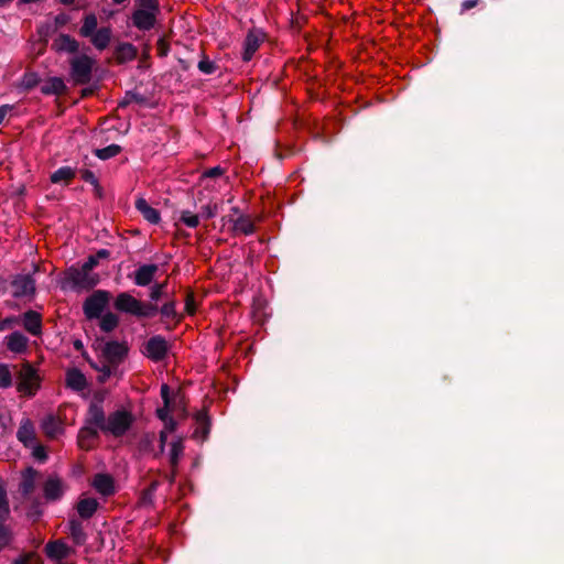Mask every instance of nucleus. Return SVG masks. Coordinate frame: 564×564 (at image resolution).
Returning a JSON list of instances; mask_svg holds the SVG:
<instances>
[{
	"label": "nucleus",
	"mask_w": 564,
	"mask_h": 564,
	"mask_svg": "<svg viewBox=\"0 0 564 564\" xmlns=\"http://www.w3.org/2000/svg\"><path fill=\"white\" fill-rule=\"evenodd\" d=\"M140 9L151 10L156 13L158 0H138Z\"/></svg>",
	"instance_id": "nucleus-44"
},
{
	"label": "nucleus",
	"mask_w": 564,
	"mask_h": 564,
	"mask_svg": "<svg viewBox=\"0 0 564 564\" xmlns=\"http://www.w3.org/2000/svg\"><path fill=\"white\" fill-rule=\"evenodd\" d=\"M12 111V107L9 105H3L0 107V124L3 122L4 118Z\"/></svg>",
	"instance_id": "nucleus-50"
},
{
	"label": "nucleus",
	"mask_w": 564,
	"mask_h": 564,
	"mask_svg": "<svg viewBox=\"0 0 564 564\" xmlns=\"http://www.w3.org/2000/svg\"><path fill=\"white\" fill-rule=\"evenodd\" d=\"M118 317L113 313H106L102 316L100 315L99 326L104 332H111L118 325Z\"/></svg>",
	"instance_id": "nucleus-34"
},
{
	"label": "nucleus",
	"mask_w": 564,
	"mask_h": 564,
	"mask_svg": "<svg viewBox=\"0 0 564 564\" xmlns=\"http://www.w3.org/2000/svg\"><path fill=\"white\" fill-rule=\"evenodd\" d=\"M35 478H36V471L34 469L29 468L24 473L23 481L21 484V489L24 495H28L33 490Z\"/></svg>",
	"instance_id": "nucleus-35"
},
{
	"label": "nucleus",
	"mask_w": 564,
	"mask_h": 564,
	"mask_svg": "<svg viewBox=\"0 0 564 564\" xmlns=\"http://www.w3.org/2000/svg\"><path fill=\"white\" fill-rule=\"evenodd\" d=\"M477 4V0H467L463 3L465 10L471 9Z\"/></svg>",
	"instance_id": "nucleus-54"
},
{
	"label": "nucleus",
	"mask_w": 564,
	"mask_h": 564,
	"mask_svg": "<svg viewBox=\"0 0 564 564\" xmlns=\"http://www.w3.org/2000/svg\"><path fill=\"white\" fill-rule=\"evenodd\" d=\"M264 40V34L260 30H251L248 32L246 40L243 42V61L248 62L252 58L253 54L260 47V44Z\"/></svg>",
	"instance_id": "nucleus-8"
},
{
	"label": "nucleus",
	"mask_w": 564,
	"mask_h": 564,
	"mask_svg": "<svg viewBox=\"0 0 564 564\" xmlns=\"http://www.w3.org/2000/svg\"><path fill=\"white\" fill-rule=\"evenodd\" d=\"M137 56V50L130 43H121L116 47L115 58L118 63H126L134 59Z\"/></svg>",
	"instance_id": "nucleus-26"
},
{
	"label": "nucleus",
	"mask_w": 564,
	"mask_h": 564,
	"mask_svg": "<svg viewBox=\"0 0 564 564\" xmlns=\"http://www.w3.org/2000/svg\"><path fill=\"white\" fill-rule=\"evenodd\" d=\"M198 68L200 72H203L204 74H212L214 73L215 70V65L213 62H210L209 59H202L199 63H198Z\"/></svg>",
	"instance_id": "nucleus-43"
},
{
	"label": "nucleus",
	"mask_w": 564,
	"mask_h": 564,
	"mask_svg": "<svg viewBox=\"0 0 564 564\" xmlns=\"http://www.w3.org/2000/svg\"><path fill=\"white\" fill-rule=\"evenodd\" d=\"M163 422H164V429L162 431H166L169 433H172L175 431L176 422L173 420V417L167 419L166 421H163Z\"/></svg>",
	"instance_id": "nucleus-49"
},
{
	"label": "nucleus",
	"mask_w": 564,
	"mask_h": 564,
	"mask_svg": "<svg viewBox=\"0 0 564 564\" xmlns=\"http://www.w3.org/2000/svg\"><path fill=\"white\" fill-rule=\"evenodd\" d=\"M197 420L204 422L205 421V415L203 413H199L198 416H197Z\"/></svg>",
	"instance_id": "nucleus-57"
},
{
	"label": "nucleus",
	"mask_w": 564,
	"mask_h": 564,
	"mask_svg": "<svg viewBox=\"0 0 564 564\" xmlns=\"http://www.w3.org/2000/svg\"><path fill=\"white\" fill-rule=\"evenodd\" d=\"M133 24L140 30H150L155 22V12L138 9L132 17Z\"/></svg>",
	"instance_id": "nucleus-17"
},
{
	"label": "nucleus",
	"mask_w": 564,
	"mask_h": 564,
	"mask_svg": "<svg viewBox=\"0 0 564 564\" xmlns=\"http://www.w3.org/2000/svg\"><path fill=\"white\" fill-rule=\"evenodd\" d=\"M10 540V530L0 521V551L9 544Z\"/></svg>",
	"instance_id": "nucleus-41"
},
{
	"label": "nucleus",
	"mask_w": 564,
	"mask_h": 564,
	"mask_svg": "<svg viewBox=\"0 0 564 564\" xmlns=\"http://www.w3.org/2000/svg\"><path fill=\"white\" fill-rule=\"evenodd\" d=\"M220 174H221V170L219 167H214L204 173L203 181L207 182L208 180H210L215 176H219Z\"/></svg>",
	"instance_id": "nucleus-47"
},
{
	"label": "nucleus",
	"mask_w": 564,
	"mask_h": 564,
	"mask_svg": "<svg viewBox=\"0 0 564 564\" xmlns=\"http://www.w3.org/2000/svg\"><path fill=\"white\" fill-rule=\"evenodd\" d=\"M128 347L123 343L108 341L100 350L99 360L91 367L98 371V381L106 382L111 376H116L119 365L127 356Z\"/></svg>",
	"instance_id": "nucleus-1"
},
{
	"label": "nucleus",
	"mask_w": 564,
	"mask_h": 564,
	"mask_svg": "<svg viewBox=\"0 0 564 564\" xmlns=\"http://www.w3.org/2000/svg\"><path fill=\"white\" fill-rule=\"evenodd\" d=\"M133 422L134 416L130 411L126 409H119L111 412L107 416V421L105 422L101 432L113 437H120L130 430Z\"/></svg>",
	"instance_id": "nucleus-2"
},
{
	"label": "nucleus",
	"mask_w": 564,
	"mask_h": 564,
	"mask_svg": "<svg viewBox=\"0 0 564 564\" xmlns=\"http://www.w3.org/2000/svg\"><path fill=\"white\" fill-rule=\"evenodd\" d=\"M107 417L105 416L104 409L98 403H91L86 419V424L99 429L101 432Z\"/></svg>",
	"instance_id": "nucleus-14"
},
{
	"label": "nucleus",
	"mask_w": 564,
	"mask_h": 564,
	"mask_svg": "<svg viewBox=\"0 0 564 564\" xmlns=\"http://www.w3.org/2000/svg\"><path fill=\"white\" fill-rule=\"evenodd\" d=\"M115 307L120 312L128 313L138 317L152 316L156 312L155 306L145 305L127 292H122L117 295Z\"/></svg>",
	"instance_id": "nucleus-4"
},
{
	"label": "nucleus",
	"mask_w": 564,
	"mask_h": 564,
	"mask_svg": "<svg viewBox=\"0 0 564 564\" xmlns=\"http://www.w3.org/2000/svg\"><path fill=\"white\" fill-rule=\"evenodd\" d=\"M99 429L85 424L78 433V445L83 449H90L97 438Z\"/></svg>",
	"instance_id": "nucleus-15"
},
{
	"label": "nucleus",
	"mask_w": 564,
	"mask_h": 564,
	"mask_svg": "<svg viewBox=\"0 0 564 564\" xmlns=\"http://www.w3.org/2000/svg\"><path fill=\"white\" fill-rule=\"evenodd\" d=\"M110 299V294L107 291L98 290L94 292L84 302V313L87 318H98L100 317L102 311L107 306Z\"/></svg>",
	"instance_id": "nucleus-7"
},
{
	"label": "nucleus",
	"mask_w": 564,
	"mask_h": 564,
	"mask_svg": "<svg viewBox=\"0 0 564 564\" xmlns=\"http://www.w3.org/2000/svg\"><path fill=\"white\" fill-rule=\"evenodd\" d=\"M98 264V259L95 256H90L87 261L82 265L89 272H93L94 268Z\"/></svg>",
	"instance_id": "nucleus-46"
},
{
	"label": "nucleus",
	"mask_w": 564,
	"mask_h": 564,
	"mask_svg": "<svg viewBox=\"0 0 564 564\" xmlns=\"http://www.w3.org/2000/svg\"><path fill=\"white\" fill-rule=\"evenodd\" d=\"M91 485L102 496H109L115 491L113 479L106 474L96 475Z\"/></svg>",
	"instance_id": "nucleus-21"
},
{
	"label": "nucleus",
	"mask_w": 564,
	"mask_h": 564,
	"mask_svg": "<svg viewBox=\"0 0 564 564\" xmlns=\"http://www.w3.org/2000/svg\"><path fill=\"white\" fill-rule=\"evenodd\" d=\"M169 434H170V433H169V432H166V431H161V432H160V449H161V452H163V451H164V447H165V444H166L167 435H169Z\"/></svg>",
	"instance_id": "nucleus-52"
},
{
	"label": "nucleus",
	"mask_w": 564,
	"mask_h": 564,
	"mask_svg": "<svg viewBox=\"0 0 564 564\" xmlns=\"http://www.w3.org/2000/svg\"><path fill=\"white\" fill-rule=\"evenodd\" d=\"M98 508V501L95 498H83L77 503V512L84 518H90Z\"/></svg>",
	"instance_id": "nucleus-29"
},
{
	"label": "nucleus",
	"mask_w": 564,
	"mask_h": 564,
	"mask_svg": "<svg viewBox=\"0 0 564 564\" xmlns=\"http://www.w3.org/2000/svg\"><path fill=\"white\" fill-rule=\"evenodd\" d=\"M69 76L74 84L84 85L90 82L95 59L86 54L74 56L70 62Z\"/></svg>",
	"instance_id": "nucleus-5"
},
{
	"label": "nucleus",
	"mask_w": 564,
	"mask_h": 564,
	"mask_svg": "<svg viewBox=\"0 0 564 564\" xmlns=\"http://www.w3.org/2000/svg\"><path fill=\"white\" fill-rule=\"evenodd\" d=\"M156 264H144L141 265L134 273V283L139 286H145L151 283L156 271Z\"/></svg>",
	"instance_id": "nucleus-20"
},
{
	"label": "nucleus",
	"mask_w": 564,
	"mask_h": 564,
	"mask_svg": "<svg viewBox=\"0 0 564 564\" xmlns=\"http://www.w3.org/2000/svg\"><path fill=\"white\" fill-rule=\"evenodd\" d=\"M90 177H93V174L89 173V175L86 177V181H89Z\"/></svg>",
	"instance_id": "nucleus-62"
},
{
	"label": "nucleus",
	"mask_w": 564,
	"mask_h": 564,
	"mask_svg": "<svg viewBox=\"0 0 564 564\" xmlns=\"http://www.w3.org/2000/svg\"><path fill=\"white\" fill-rule=\"evenodd\" d=\"M112 1H113L115 3L120 4V3L124 2L126 0H112Z\"/></svg>",
	"instance_id": "nucleus-59"
},
{
	"label": "nucleus",
	"mask_w": 564,
	"mask_h": 564,
	"mask_svg": "<svg viewBox=\"0 0 564 564\" xmlns=\"http://www.w3.org/2000/svg\"><path fill=\"white\" fill-rule=\"evenodd\" d=\"M33 448V456L40 460H44L46 458L45 448L43 446L34 444L31 446Z\"/></svg>",
	"instance_id": "nucleus-45"
},
{
	"label": "nucleus",
	"mask_w": 564,
	"mask_h": 564,
	"mask_svg": "<svg viewBox=\"0 0 564 564\" xmlns=\"http://www.w3.org/2000/svg\"><path fill=\"white\" fill-rule=\"evenodd\" d=\"M184 454V444L182 438H176L171 443V448L169 453V460L172 469V477L171 481L174 480V477L176 475V469L180 463V459L182 458Z\"/></svg>",
	"instance_id": "nucleus-18"
},
{
	"label": "nucleus",
	"mask_w": 564,
	"mask_h": 564,
	"mask_svg": "<svg viewBox=\"0 0 564 564\" xmlns=\"http://www.w3.org/2000/svg\"><path fill=\"white\" fill-rule=\"evenodd\" d=\"M53 46L58 52L75 53L78 50V42L67 34H61L54 40Z\"/></svg>",
	"instance_id": "nucleus-23"
},
{
	"label": "nucleus",
	"mask_w": 564,
	"mask_h": 564,
	"mask_svg": "<svg viewBox=\"0 0 564 564\" xmlns=\"http://www.w3.org/2000/svg\"><path fill=\"white\" fill-rule=\"evenodd\" d=\"M23 325L30 334L39 335L41 333V316L34 311H29L23 316Z\"/></svg>",
	"instance_id": "nucleus-28"
},
{
	"label": "nucleus",
	"mask_w": 564,
	"mask_h": 564,
	"mask_svg": "<svg viewBox=\"0 0 564 564\" xmlns=\"http://www.w3.org/2000/svg\"><path fill=\"white\" fill-rule=\"evenodd\" d=\"M17 437L25 446H33L35 444V427L30 419L25 417L21 421Z\"/></svg>",
	"instance_id": "nucleus-11"
},
{
	"label": "nucleus",
	"mask_w": 564,
	"mask_h": 564,
	"mask_svg": "<svg viewBox=\"0 0 564 564\" xmlns=\"http://www.w3.org/2000/svg\"><path fill=\"white\" fill-rule=\"evenodd\" d=\"M234 229L238 232L249 235L253 232V224L247 217H240L236 220Z\"/></svg>",
	"instance_id": "nucleus-36"
},
{
	"label": "nucleus",
	"mask_w": 564,
	"mask_h": 564,
	"mask_svg": "<svg viewBox=\"0 0 564 564\" xmlns=\"http://www.w3.org/2000/svg\"><path fill=\"white\" fill-rule=\"evenodd\" d=\"M63 4H72L75 0H59Z\"/></svg>",
	"instance_id": "nucleus-56"
},
{
	"label": "nucleus",
	"mask_w": 564,
	"mask_h": 564,
	"mask_svg": "<svg viewBox=\"0 0 564 564\" xmlns=\"http://www.w3.org/2000/svg\"><path fill=\"white\" fill-rule=\"evenodd\" d=\"M35 283L30 275H18L12 281V294L15 297L29 296L34 293Z\"/></svg>",
	"instance_id": "nucleus-10"
},
{
	"label": "nucleus",
	"mask_w": 564,
	"mask_h": 564,
	"mask_svg": "<svg viewBox=\"0 0 564 564\" xmlns=\"http://www.w3.org/2000/svg\"><path fill=\"white\" fill-rule=\"evenodd\" d=\"M167 352V343L161 336L150 338L145 345L144 354L152 360H162Z\"/></svg>",
	"instance_id": "nucleus-9"
},
{
	"label": "nucleus",
	"mask_w": 564,
	"mask_h": 564,
	"mask_svg": "<svg viewBox=\"0 0 564 564\" xmlns=\"http://www.w3.org/2000/svg\"><path fill=\"white\" fill-rule=\"evenodd\" d=\"M41 427L47 437L55 438L64 433L63 422L54 416L47 415L43 419Z\"/></svg>",
	"instance_id": "nucleus-12"
},
{
	"label": "nucleus",
	"mask_w": 564,
	"mask_h": 564,
	"mask_svg": "<svg viewBox=\"0 0 564 564\" xmlns=\"http://www.w3.org/2000/svg\"><path fill=\"white\" fill-rule=\"evenodd\" d=\"M181 221L189 228H195L199 224L198 215L193 214L189 210L182 212Z\"/></svg>",
	"instance_id": "nucleus-39"
},
{
	"label": "nucleus",
	"mask_w": 564,
	"mask_h": 564,
	"mask_svg": "<svg viewBox=\"0 0 564 564\" xmlns=\"http://www.w3.org/2000/svg\"><path fill=\"white\" fill-rule=\"evenodd\" d=\"M90 177H93V174L89 173V175L86 177V181H89Z\"/></svg>",
	"instance_id": "nucleus-61"
},
{
	"label": "nucleus",
	"mask_w": 564,
	"mask_h": 564,
	"mask_svg": "<svg viewBox=\"0 0 564 564\" xmlns=\"http://www.w3.org/2000/svg\"><path fill=\"white\" fill-rule=\"evenodd\" d=\"M112 39V31L109 26H104L97 30L90 37L89 41L93 46L98 51H104L108 47Z\"/></svg>",
	"instance_id": "nucleus-16"
},
{
	"label": "nucleus",
	"mask_w": 564,
	"mask_h": 564,
	"mask_svg": "<svg viewBox=\"0 0 564 564\" xmlns=\"http://www.w3.org/2000/svg\"><path fill=\"white\" fill-rule=\"evenodd\" d=\"M97 24H98V21H97L96 15L87 14L83 20V24L79 29V34L83 37L89 39L95 32H97V30H98Z\"/></svg>",
	"instance_id": "nucleus-31"
},
{
	"label": "nucleus",
	"mask_w": 564,
	"mask_h": 564,
	"mask_svg": "<svg viewBox=\"0 0 564 564\" xmlns=\"http://www.w3.org/2000/svg\"><path fill=\"white\" fill-rule=\"evenodd\" d=\"M107 256H108L107 250H100V251H98V253L95 257H97V259H99V258H106Z\"/></svg>",
	"instance_id": "nucleus-55"
},
{
	"label": "nucleus",
	"mask_w": 564,
	"mask_h": 564,
	"mask_svg": "<svg viewBox=\"0 0 564 564\" xmlns=\"http://www.w3.org/2000/svg\"><path fill=\"white\" fill-rule=\"evenodd\" d=\"M75 177V171L69 167V166H63V167H59L58 170H56L52 175H51V181L52 183H68L70 180H73Z\"/></svg>",
	"instance_id": "nucleus-32"
},
{
	"label": "nucleus",
	"mask_w": 564,
	"mask_h": 564,
	"mask_svg": "<svg viewBox=\"0 0 564 564\" xmlns=\"http://www.w3.org/2000/svg\"><path fill=\"white\" fill-rule=\"evenodd\" d=\"M7 346L13 352H23L28 347V338L21 333H12L7 337Z\"/></svg>",
	"instance_id": "nucleus-27"
},
{
	"label": "nucleus",
	"mask_w": 564,
	"mask_h": 564,
	"mask_svg": "<svg viewBox=\"0 0 564 564\" xmlns=\"http://www.w3.org/2000/svg\"><path fill=\"white\" fill-rule=\"evenodd\" d=\"M161 397L164 401V406L156 410L158 416L162 421H166L167 419H171L170 412L175 411L173 406H171V400H170V388L167 384H163L161 387Z\"/></svg>",
	"instance_id": "nucleus-30"
},
{
	"label": "nucleus",
	"mask_w": 564,
	"mask_h": 564,
	"mask_svg": "<svg viewBox=\"0 0 564 564\" xmlns=\"http://www.w3.org/2000/svg\"><path fill=\"white\" fill-rule=\"evenodd\" d=\"M67 388L74 391H84L87 388L85 375L76 368L68 369L65 377Z\"/></svg>",
	"instance_id": "nucleus-13"
},
{
	"label": "nucleus",
	"mask_w": 564,
	"mask_h": 564,
	"mask_svg": "<svg viewBox=\"0 0 564 564\" xmlns=\"http://www.w3.org/2000/svg\"><path fill=\"white\" fill-rule=\"evenodd\" d=\"M45 551L47 556L55 561H62L70 554V547L62 541L47 543Z\"/></svg>",
	"instance_id": "nucleus-19"
},
{
	"label": "nucleus",
	"mask_w": 564,
	"mask_h": 564,
	"mask_svg": "<svg viewBox=\"0 0 564 564\" xmlns=\"http://www.w3.org/2000/svg\"><path fill=\"white\" fill-rule=\"evenodd\" d=\"M69 535L76 544H83L85 542V533L83 525L77 520H70L68 523Z\"/></svg>",
	"instance_id": "nucleus-33"
},
{
	"label": "nucleus",
	"mask_w": 564,
	"mask_h": 564,
	"mask_svg": "<svg viewBox=\"0 0 564 564\" xmlns=\"http://www.w3.org/2000/svg\"><path fill=\"white\" fill-rule=\"evenodd\" d=\"M217 212H218L217 204H208V205L202 207L200 215L204 218H213L214 216H216Z\"/></svg>",
	"instance_id": "nucleus-42"
},
{
	"label": "nucleus",
	"mask_w": 564,
	"mask_h": 564,
	"mask_svg": "<svg viewBox=\"0 0 564 564\" xmlns=\"http://www.w3.org/2000/svg\"><path fill=\"white\" fill-rule=\"evenodd\" d=\"M162 291H163V285L162 284H158V285H154L152 289H151V299L153 301H158L161 295H162Z\"/></svg>",
	"instance_id": "nucleus-48"
},
{
	"label": "nucleus",
	"mask_w": 564,
	"mask_h": 564,
	"mask_svg": "<svg viewBox=\"0 0 564 564\" xmlns=\"http://www.w3.org/2000/svg\"><path fill=\"white\" fill-rule=\"evenodd\" d=\"M41 378L30 365H23L18 377L17 389L20 393L32 397L40 389Z\"/></svg>",
	"instance_id": "nucleus-6"
},
{
	"label": "nucleus",
	"mask_w": 564,
	"mask_h": 564,
	"mask_svg": "<svg viewBox=\"0 0 564 564\" xmlns=\"http://www.w3.org/2000/svg\"><path fill=\"white\" fill-rule=\"evenodd\" d=\"M65 83L59 77H51L41 86V91L45 95H61L65 91Z\"/></svg>",
	"instance_id": "nucleus-25"
},
{
	"label": "nucleus",
	"mask_w": 564,
	"mask_h": 564,
	"mask_svg": "<svg viewBox=\"0 0 564 564\" xmlns=\"http://www.w3.org/2000/svg\"><path fill=\"white\" fill-rule=\"evenodd\" d=\"M185 306H186V311L189 314H194V312H195L194 300L191 296L187 297Z\"/></svg>",
	"instance_id": "nucleus-53"
},
{
	"label": "nucleus",
	"mask_w": 564,
	"mask_h": 564,
	"mask_svg": "<svg viewBox=\"0 0 564 564\" xmlns=\"http://www.w3.org/2000/svg\"><path fill=\"white\" fill-rule=\"evenodd\" d=\"M15 323V318H6L0 322V332L10 328Z\"/></svg>",
	"instance_id": "nucleus-51"
},
{
	"label": "nucleus",
	"mask_w": 564,
	"mask_h": 564,
	"mask_svg": "<svg viewBox=\"0 0 564 564\" xmlns=\"http://www.w3.org/2000/svg\"><path fill=\"white\" fill-rule=\"evenodd\" d=\"M99 282V275L94 272H89L83 267L69 268L63 278V288L69 289H91Z\"/></svg>",
	"instance_id": "nucleus-3"
},
{
	"label": "nucleus",
	"mask_w": 564,
	"mask_h": 564,
	"mask_svg": "<svg viewBox=\"0 0 564 564\" xmlns=\"http://www.w3.org/2000/svg\"><path fill=\"white\" fill-rule=\"evenodd\" d=\"M12 383V375L7 365H0V388H9Z\"/></svg>",
	"instance_id": "nucleus-40"
},
{
	"label": "nucleus",
	"mask_w": 564,
	"mask_h": 564,
	"mask_svg": "<svg viewBox=\"0 0 564 564\" xmlns=\"http://www.w3.org/2000/svg\"><path fill=\"white\" fill-rule=\"evenodd\" d=\"M9 514V505L7 500L6 489L0 482V521H3Z\"/></svg>",
	"instance_id": "nucleus-38"
},
{
	"label": "nucleus",
	"mask_w": 564,
	"mask_h": 564,
	"mask_svg": "<svg viewBox=\"0 0 564 564\" xmlns=\"http://www.w3.org/2000/svg\"><path fill=\"white\" fill-rule=\"evenodd\" d=\"M120 152V147L112 144L104 149L96 150V155L101 160H107L116 156Z\"/></svg>",
	"instance_id": "nucleus-37"
},
{
	"label": "nucleus",
	"mask_w": 564,
	"mask_h": 564,
	"mask_svg": "<svg viewBox=\"0 0 564 564\" xmlns=\"http://www.w3.org/2000/svg\"><path fill=\"white\" fill-rule=\"evenodd\" d=\"M64 494V485L61 479L51 477L44 485V495L47 500H56Z\"/></svg>",
	"instance_id": "nucleus-22"
},
{
	"label": "nucleus",
	"mask_w": 564,
	"mask_h": 564,
	"mask_svg": "<svg viewBox=\"0 0 564 564\" xmlns=\"http://www.w3.org/2000/svg\"><path fill=\"white\" fill-rule=\"evenodd\" d=\"M135 207L150 224H158L160 221V213L151 207L144 198H138Z\"/></svg>",
	"instance_id": "nucleus-24"
},
{
	"label": "nucleus",
	"mask_w": 564,
	"mask_h": 564,
	"mask_svg": "<svg viewBox=\"0 0 564 564\" xmlns=\"http://www.w3.org/2000/svg\"><path fill=\"white\" fill-rule=\"evenodd\" d=\"M12 0H0V6H4L9 2H11Z\"/></svg>",
	"instance_id": "nucleus-58"
},
{
	"label": "nucleus",
	"mask_w": 564,
	"mask_h": 564,
	"mask_svg": "<svg viewBox=\"0 0 564 564\" xmlns=\"http://www.w3.org/2000/svg\"><path fill=\"white\" fill-rule=\"evenodd\" d=\"M90 177H93V174L89 173V175L86 177V181H89Z\"/></svg>",
	"instance_id": "nucleus-60"
}]
</instances>
